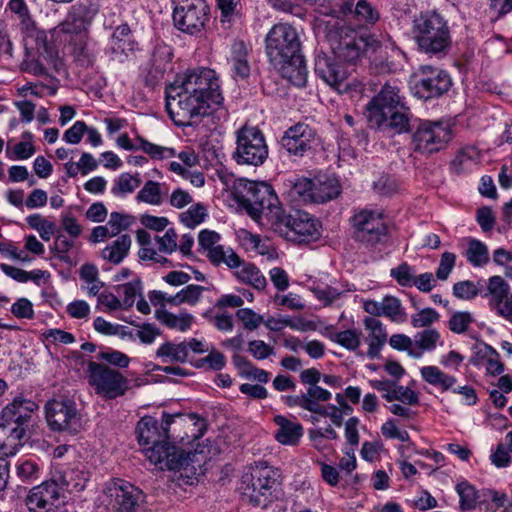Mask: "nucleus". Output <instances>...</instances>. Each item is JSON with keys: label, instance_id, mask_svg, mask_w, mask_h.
Returning <instances> with one entry per match:
<instances>
[{"label": "nucleus", "instance_id": "2f4dec72", "mask_svg": "<svg viewBox=\"0 0 512 512\" xmlns=\"http://www.w3.org/2000/svg\"><path fill=\"white\" fill-rule=\"evenodd\" d=\"M155 317L167 328L180 332L188 331L194 321V316L186 311L180 312L176 315L166 309H157L155 311Z\"/></svg>", "mask_w": 512, "mask_h": 512}, {"label": "nucleus", "instance_id": "20e7f679", "mask_svg": "<svg viewBox=\"0 0 512 512\" xmlns=\"http://www.w3.org/2000/svg\"><path fill=\"white\" fill-rule=\"evenodd\" d=\"M38 405L16 396L0 412V455L14 456L27 442L35 425Z\"/></svg>", "mask_w": 512, "mask_h": 512}, {"label": "nucleus", "instance_id": "393cba45", "mask_svg": "<svg viewBox=\"0 0 512 512\" xmlns=\"http://www.w3.org/2000/svg\"><path fill=\"white\" fill-rule=\"evenodd\" d=\"M351 17L362 24L373 25L379 20V11L367 0H338L336 2L335 14Z\"/></svg>", "mask_w": 512, "mask_h": 512}, {"label": "nucleus", "instance_id": "c756f323", "mask_svg": "<svg viewBox=\"0 0 512 512\" xmlns=\"http://www.w3.org/2000/svg\"><path fill=\"white\" fill-rule=\"evenodd\" d=\"M278 426L275 439L282 445H297L304 434L303 426L299 422L291 421L283 415H276L273 419Z\"/></svg>", "mask_w": 512, "mask_h": 512}, {"label": "nucleus", "instance_id": "69168bd1", "mask_svg": "<svg viewBox=\"0 0 512 512\" xmlns=\"http://www.w3.org/2000/svg\"><path fill=\"white\" fill-rule=\"evenodd\" d=\"M17 475L23 482H30L39 477V467L37 463L31 459L18 463Z\"/></svg>", "mask_w": 512, "mask_h": 512}, {"label": "nucleus", "instance_id": "338daca9", "mask_svg": "<svg viewBox=\"0 0 512 512\" xmlns=\"http://www.w3.org/2000/svg\"><path fill=\"white\" fill-rule=\"evenodd\" d=\"M471 322L472 316L469 312H455L448 321V328L456 334H461L466 331Z\"/></svg>", "mask_w": 512, "mask_h": 512}, {"label": "nucleus", "instance_id": "f03ea898", "mask_svg": "<svg viewBox=\"0 0 512 512\" xmlns=\"http://www.w3.org/2000/svg\"><path fill=\"white\" fill-rule=\"evenodd\" d=\"M184 413L162 412L161 421L153 416L142 417L136 426L138 443L148 460L161 470L179 472L185 484L192 485L201 468V453L197 450L185 451L169 441V429L176 418L182 419Z\"/></svg>", "mask_w": 512, "mask_h": 512}, {"label": "nucleus", "instance_id": "8fccbe9b", "mask_svg": "<svg viewBox=\"0 0 512 512\" xmlns=\"http://www.w3.org/2000/svg\"><path fill=\"white\" fill-rule=\"evenodd\" d=\"M416 271L414 267L407 262H402L390 270V276L401 287H412L415 280Z\"/></svg>", "mask_w": 512, "mask_h": 512}, {"label": "nucleus", "instance_id": "ea45409f", "mask_svg": "<svg viewBox=\"0 0 512 512\" xmlns=\"http://www.w3.org/2000/svg\"><path fill=\"white\" fill-rule=\"evenodd\" d=\"M136 141L139 143V150L143 151L153 160H164L176 156L174 148L154 144L139 135L136 137Z\"/></svg>", "mask_w": 512, "mask_h": 512}, {"label": "nucleus", "instance_id": "a18cd8bd", "mask_svg": "<svg viewBox=\"0 0 512 512\" xmlns=\"http://www.w3.org/2000/svg\"><path fill=\"white\" fill-rule=\"evenodd\" d=\"M382 398L387 402L397 400L409 406L417 405L419 403V396L415 391L409 387L397 385V382L395 383L393 392H391V394H382Z\"/></svg>", "mask_w": 512, "mask_h": 512}, {"label": "nucleus", "instance_id": "a211bd4d", "mask_svg": "<svg viewBox=\"0 0 512 512\" xmlns=\"http://www.w3.org/2000/svg\"><path fill=\"white\" fill-rule=\"evenodd\" d=\"M139 50V42L135 39L130 26L128 23H121L113 29L104 52L109 60L123 64Z\"/></svg>", "mask_w": 512, "mask_h": 512}, {"label": "nucleus", "instance_id": "b1692460", "mask_svg": "<svg viewBox=\"0 0 512 512\" xmlns=\"http://www.w3.org/2000/svg\"><path fill=\"white\" fill-rule=\"evenodd\" d=\"M314 71L326 84L336 89L340 88L347 77V70L335 61V57L322 50L315 52Z\"/></svg>", "mask_w": 512, "mask_h": 512}, {"label": "nucleus", "instance_id": "13d9d810", "mask_svg": "<svg viewBox=\"0 0 512 512\" xmlns=\"http://www.w3.org/2000/svg\"><path fill=\"white\" fill-rule=\"evenodd\" d=\"M479 154L480 152L477 147H466L458 153L456 158L453 160V165L458 166L459 171L468 170L472 164H478L476 158H478Z\"/></svg>", "mask_w": 512, "mask_h": 512}, {"label": "nucleus", "instance_id": "79ce46f5", "mask_svg": "<svg viewBox=\"0 0 512 512\" xmlns=\"http://www.w3.org/2000/svg\"><path fill=\"white\" fill-rule=\"evenodd\" d=\"M361 335L359 330L347 329L331 334L329 339L349 351H356L361 344Z\"/></svg>", "mask_w": 512, "mask_h": 512}, {"label": "nucleus", "instance_id": "052dcab7", "mask_svg": "<svg viewBox=\"0 0 512 512\" xmlns=\"http://www.w3.org/2000/svg\"><path fill=\"white\" fill-rule=\"evenodd\" d=\"M236 317L243 323L245 329L253 331L263 323V316L257 314L250 308H240L236 312Z\"/></svg>", "mask_w": 512, "mask_h": 512}, {"label": "nucleus", "instance_id": "aec40b11", "mask_svg": "<svg viewBox=\"0 0 512 512\" xmlns=\"http://www.w3.org/2000/svg\"><path fill=\"white\" fill-rule=\"evenodd\" d=\"M280 218L274 226L288 228L300 241H315L321 236V224L307 212L296 210L294 213L286 214L283 209Z\"/></svg>", "mask_w": 512, "mask_h": 512}, {"label": "nucleus", "instance_id": "7ed1b4c3", "mask_svg": "<svg viewBox=\"0 0 512 512\" xmlns=\"http://www.w3.org/2000/svg\"><path fill=\"white\" fill-rule=\"evenodd\" d=\"M265 52L271 65L296 87H304L308 70L295 27L288 23L272 26L265 37Z\"/></svg>", "mask_w": 512, "mask_h": 512}, {"label": "nucleus", "instance_id": "c85d7f7f", "mask_svg": "<svg viewBox=\"0 0 512 512\" xmlns=\"http://www.w3.org/2000/svg\"><path fill=\"white\" fill-rule=\"evenodd\" d=\"M68 47L75 61L82 67H91L97 58V43L89 35L75 40H68Z\"/></svg>", "mask_w": 512, "mask_h": 512}, {"label": "nucleus", "instance_id": "58836bf2", "mask_svg": "<svg viewBox=\"0 0 512 512\" xmlns=\"http://www.w3.org/2000/svg\"><path fill=\"white\" fill-rule=\"evenodd\" d=\"M509 294V285L501 276L489 278L486 296L489 298V306L492 309L503 302Z\"/></svg>", "mask_w": 512, "mask_h": 512}, {"label": "nucleus", "instance_id": "2eb2a0df", "mask_svg": "<svg viewBox=\"0 0 512 512\" xmlns=\"http://www.w3.org/2000/svg\"><path fill=\"white\" fill-rule=\"evenodd\" d=\"M50 478L34 486L25 498L28 512H63L65 496Z\"/></svg>", "mask_w": 512, "mask_h": 512}, {"label": "nucleus", "instance_id": "7c9ffc66", "mask_svg": "<svg viewBox=\"0 0 512 512\" xmlns=\"http://www.w3.org/2000/svg\"><path fill=\"white\" fill-rule=\"evenodd\" d=\"M341 193L339 180L332 175H323L314 178L312 203H326L337 198Z\"/></svg>", "mask_w": 512, "mask_h": 512}, {"label": "nucleus", "instance_id": "6e6552de", "mask_svg": "<svg viewBox=\"0 0 512 512\" xmlns=\"http://www.w3.org/2000/svg\"><path fill=\"white\" fill-rule=\"evenodd\" d=\"M349 221L352 238L367 248L383 243L389 235L384 214L379 209L356 208Z\"/></svg>", "mask_w": 512, "mask_h": 512}, {"label": "nucleus", "instance_id": "e2e57ef3", "mask_svg": "<svg viewBox=\"0 0 512 512\" xmlns=\"http://www.w3.org/2000/svg\"><path fill=\"white\" fill-rule=\"evenodd\" d=\"M314 179L298 178L292 185L291 192L298 195L304 202H312Z\"/></svg>", "mask_w": 512, "mask_h": 512}, {"label": "nucleus", "instance_id": "9b49d317", "mask_svg": "<svg viewBox=\"0 0 512 512\" xmlns=\"http://www.w3.org/2000/svg\"><path fill=\"white\" fill-rule=\"evenodd\" d=\"M172 19L181 32L197 35L209 21L210 7L205 0H172Z\"/></svg>", "mask_w": 512, "mask_h": 512}, {"label": "nucleus", "instance_id": "a19ab883", "mask_svg": "<svg viewBox=\"0 0 512 512\" xmlns=\"http://www.w3.org/2000/svg\"><path fill=\"white\" fill-rule=\"evenodd\" d=\"M204 290L205 288L201 285L190 284L181 289L175 295L171 296L169 304L173 306L181 304L195 305L199 301Z\"/></svg>", "mask_w": 512, "mask_h": 512}, {"label": "nucleus", "instance_id": "bb28decb", "mask_svg": "<svg viewBox=\"0 0 512 512\" xmlns=\"http://www.w3.org/2000/svg\"><path fill=\"white\" fill-rule=\"evenodd\" d=\"M368 335L365 337V343L368 345L367 356L369 359H377L387 341V332L383 323L375 317H365L363 320Z\"/></svg>", "mask_w": 512, "mask_h": 512}, {"label": "nucleus", "instance_id": "774afa93", "mask_svg": "<svg viewBox=\"0 0 512 512\" xmlns=\"http://www.w3.org/2000/svg\"><path fill=\"white\" fill-rule=\"evenodd\" d=\"M453 295L458 299L471 300L478 295V288L472 281H460L453 285Z\"/></svg>", "mask_w": 512, "mask_h": 512}, {"label": "nucleus", "instance_id": "ddd939ff", "mask_svg": "<svg viewBox=\"0 0 512 512\" xmlns=\"http://www.w3.org/2000/svg\"><path fill=\"white\" fill-rule=\"evenodd\" d=\"M88 382L105 399L123 396L129 388V381L121 372L97 362L88 364Z\"/></svg>", "mask_w": 512, "mask_h": 512}, {"label": "nucleus", "instance_id": "f3484780", "mask_svg": "<svg viewBox=\"0 0 512 512\" xmlns=\"http://www.w3.org/2000/svg\"><path fill=\"white\" fill-rule=\"evenodd\" d=\"M398 108H404L399 89L386 83L367 104V119L371 126L380 129L385 123L387 114Z\"/></svg>", "mask_w": 512, "mask_h": 512}, {"label": "nucleus", "instance_id": "473e14b6", "mask_svg": "<svg viewBox=\"0 0 512 512\" xmlns=\"http://www.w3.org/2000/svg\"><path fill=\"white\" fill-rule=\"evenodd\" d=\"M131 243V237L128 234L120 235L102 250V257L113 264H120L128 255Z\"/></svg>", "mask_w": 512, "mask_h": 512}, {"label": "nucleus", "instance_id": "f8f14e48", "mask_svg": "<svg viewBox=\"0 0 512 512\" xmlns=\"http://www.w3.org/2000/svg\"><path fill=\"white\" fill-rule=\"evenodd\" d=\"M45 418L54 432L75 436L82 429V417L77 405L70 399H52L45 405Z\"/></svg>", "mask_w": 512, "mask_h": 512}, {"label": "nucleus", "instance_id": "4468645a", "mask_svg": "<svg viewBox=\"0 0 512 512\" xmlns=\"http://www.w3.org/2000/svg\"><path fill=\"white\" fill-rule=\"evenodd\" d=\"M452 85L450 75L439 68L421 66L410 81L411 93L420 100L438 98L447 93Z\"/></svg>", "mask_w": 512, "mask_h": 512}, {"label": "nucleus", "instance_id": "e433bc0d", "mask_svg": "<svg viewBox=\"0 0 512 512\" xmlns=\"http://www.w3.org/2000/svg\"><path fill=\"white\" fill-rule=\"evenodd\" d=\"M409 108L404 105V108H398L387 114L385 123L381 128L388 127L396 134L409 132L412 125L409 117Z\"/></svg>", "mask_w": 512, "mask_h": 512}, {"label": "nucleus", "instance_id": "423d86ee", "mask_svg": "<svg viewBox=\"0 0 512 512\" xmlns=\"http://www.w3.org/2000/svg\"><path fill=\"white\" fill-rule=\"evenodd\" d=\"M234 198L238 207L256 222L265 218L273 226L281 219L283 206L267 182L241 181L235 188Z\"/></svg>", "mask_w": 512, "mask_h": 512}, {"label": "nucleus", "instance_id": "6e6d98bb", "mask_svg": "<svg viewBox=\"0 0 512 512\" xmlns=\"http://www.w3.org/2000/svg\"><path fill=\"white\" fill-rule=\"evenodd\" d=\"M484 346V356L487 358L485 363L486 373L491 376H499L504 372V364L500 360L499 353L490 345L482 342Z\"/></svg>", "mask_w": 512, "mask_h": 512}, {"label": "nucleus", "instance_id": "680f3d73", "mask_svg": "<svg viewBox=\"0 0 512 512\" xmlns=\"http://www.w3.org/2000/svg\"><path fill=\"white\" fill-rule=\"evenodd\" d=\"M10 311L16 318L19 319L31 320L35 316L32 302L25 297L17 299L11 305Z\"/></svg>", "mask_w": 512, "mask_h": 512}, {"label": "nucleus", "instance_id": "a878e982", "mask_svg": "<svg viewBox=\"0 0 512 512\" xmlns=\"http://www.w3.org/2000/svg\"><path fill=\"white\" fill-rule=\"evenodd\" d=\"M370 49H373V45L368 37L354 34L340 40L336 55L343 61L354 64L366 55Z\"/></svg>", "mask_w": 512, "mask_h": 512}, {"label": "nucleus", "instance_id": "f257e3e1", "mask_svg": "<svg viewBox=\"0 0 512 512\" xmlns=\"http://www.w3.org/2000/svg\"><path fill=\"white\" fill-rule=\"evenodd\" d=\"M165 101L166 111L175 124L186 126L216 111L224 97L215 71L202 68L187 72L169 84Z\"/></svg>", "mask_w": 512, "mask_h": 512}, {"label": "nucleus", "instance_id": "5fc2aeb1", "mask_svg": "<svg viewBox=\"0 0 512 512\" xmlns=\"http://www.w3.org/2000/svg\"><path fill=\"white\" fill-rule=\"evenodd\" d=\"M508 498L506 493L494 489H482V505L485 504L484 512H496L503 507Z\"/></svg>", "mask_w": 512, "mask_h": 512}, {"label": "nucleus", "instance_id": "4d7b16f0", "mask_svg": "<svg viewBox=\"0 0 512 512\" xmlns=\"http://www.w3.org/2000/svg\"><path fill=\"white\" fill-rule=\"evenodd\" d=\"M439 339L440 334L435 329H425L414 336L415 344L422 351L434 350Z\"/></svg>", "mask_w": 512, "mask_h": 512}, {"label": "nucleus", "instance_id": "37998d69", "mask_svg": "<svg viewBox=\"0 0 512 512\" xmlns=\"http://www.w3.org/2000/svg\"><path fill=\"white\" fill-rule=\"evenodd\" d=\"M26 223L30 228L36 230L44 241H49L57 230L55 223L48 221L39 213L27 216Z\"/></svg>", "mask_w": 512, "mask_h": 512}, {"label": "nucleus", "instance_id": "0e129e2a", "mask_svg": "<svg viewBox=\"0 0 512 512\" xmlns=\"http://www.w3.org/2000/svg\"><path fill=\"white\" fill-rule=\"evenodd\" d=\"M439 318V314L433 308H424L411 316V324L415 328L428 327Z\"/></svg>", "mask_w": 512, "mask_h": 512}, {"label": "nucleus", "instance_id": "4c0bfd02", "mask_svg": "<svg viewBox=\"0 0 512 512\" xmlns=\"http://www.w3.org/2000/svg\"><path fill=\"white\" fill-rule=\"evenodd\" d=\"M173 57L172 46L164 42H157L153 47L149 61L165 73H168L173 70Z\"/></svg>", "mask_w": 512, "mask_h": 512}, {"label": "nucleus", "instance_id": "09e8293b", "mask_svg": "<svg viewBox=\"0 0 512 512\" xmlns=\"http://www.w3.org/2000/svg\"><path fill=\"white\" fill-rule=\"evenodd\" d=\"M165 72L153 65L149 60L140 67V77L146 87L155 88L165 78Z\"/></svg>", "mask_w": 512, "mask_h": 512}, {"label": "nucleus", "instance_id": "c03bdc74", "mask_svg": "<svg viewBox=\"0 0 512 512\" xmlns=\"http://www.w3.org/2000/svg\"><path fill=\"white\" fill-rule=\"evenodd\" d=\"M456 492L459 495L461 510L470 511L477 505L478 491L468 481H462L456 485Z\"/></svg>", "mask_w": 512, "mask_h": 512}, {"label": "nucleus", "instance_id": "4be33fe9", "mask_svg": "<svg viewBox=\"0 0 512 512\" xmlns=\"http://www.w3.org/2000/svg\"><path fill=\"white\" fill-rule=\"evenodd\" d=\"M8 6L20 19L22 30L26 34V45L29 39H32L35 42V49L39 53H46L49 57H52L54 53L53 46L48 42L45 31L36 29L25 0H9Z\"/></svg>", "mask_w": 512, "mask_h": 512}, {"label": "nucleus", "instance_id": "dca6fc26", "mask_svg": "<svg viewBox=\"0 0 512 512\" xmlns=\"http://www.w3.org/2000/svg\"><path fill=\"white\" fill-rule=\"evenodd\" d=\"M50 479L57 484L59 490L69 493L81 492L86 488L90 479V472L83 462L53 463L50 471Z\"/></svg>", "mask_w": 512, "mask_h": 512}, {"label": "nucleus", "instance_id": "9d476101", "mask_svg": "<svg viewBox=\"0 0 512 512\" xmlns=\"http://www.w3.org/2000/svg\"><path fill=\"white\" fill-rule=\"evenodd\" d=\"M453 138L449 120H419L412 134V146L421 154H432L445 148Z\"/></svg>", "mask_w": 512, "mask_h": 512}, {"label": "nucleus", "instance_id": "de8ad7c7", "mask_svg": "<svg viewBox=\"0 0 512 512\" xmlns=\"http://www.w3.org/2000/svg\"><path fill=\"white\" fill-rule=\"evenodd\" d=\"M136 200L150 205H160L162 203L160 184L152 180L147 181L137 193Z\"/></svg>", "mask_w": 512, "mask_h": 512}, {"label": "nucleus", "instance_id": "6ab92c4d", "mask_svg": "<svg viewBox=\"0 0 512 512\" xmlns=\"http://www.w3.org/2000/svg\"><path fill=\"white\" fill-rule=\"evenodd\" d=\"M316 130L304 122L289 127L280 140V145L294 161L304 157L312 150Z\"/></svg>", "mask_w": 512, "mask_h": 512}, {"label": "nucleus", "instance_id": "0eeeda50", "mask_svg": "<svg viewBox=\"0 0 512 512\" xmlns=\"http://www.w3.org/2000/svg\"><path fill=\"white\" fill-rule=\"evenodd\" d=\"M281 475L280 469L267 461L251 463L240 480L238 489L242 499L256 507H267L279 497Z\"/></svg>", "mask_w": 512, "mask_h": 512}, {"label": "nucleus", "instance_id": "cd10ccee", "mask_svg": "<svg viewBox=\"0 0 512 512\" xmlns=\"http://www.w3.org/2000/svg\"><path fill=\"white\" fill-rule=\"evenodd\" d=\"M228 64L234 80H246L250 76L249 49L243 41L232 44Z\"/></svg>", "mask_w": 512, "mask_h": 512}, {"label": "nucleus", "instance_id": "f704fd0d", "mask_svg": "<svg viewBox=\"0 0 512 512\" xmlns=\"http://www.w3.org/2000/svg\"><path fill=\"white\" fill-rule=\"evenodd\" d=\"M423 380L430 385L449 390L456 383V378L444 373L437 366H424L420 370Z\"/></svg>", "mask_w": 512, "mask_h": 512}, {"label": "nucleus", "instance_id": "3c124183", "mask_svg": "<svg viewBox=\"0 0 512 512\" xmlns=\"http://www.w3.org/2000/svg\"><path fill=\"white\" fill-rule=\"evenodd\" d=\"M383 316L392 321L403 322L406 320V313L402 308L401 301L394 296L387 295L383 298Z\"/></svg>", "mask_w": 512, "mask_h": 512}, {"label": "nucleus", "instance_id": "412c9836", "mask_svg": "<svg viewBox=\"0 0 512 512\" xmlns=\"http://www.w3.org/2000/svg\"><path fill=\"white\" fill-rule=\"evenodd\" d=\"M94 16L95 11L89 6L85 4L74 5L57 29L59 33L64 35L65 42L85 37L88 35V29Z\"/></svg>", "mask_w": 512, "mask_h": 512}, {"label": "nucleus", "instance_id": "49530a36", "mask_svg": "<svg viewBox=\"0 0 512 512\" xmlns=\"http://www.w3.org/2000/svg\"><path fill=\"white\" fill-rule=\"evenodd\" d=\"M122 291L124 297L121 300L123 308H131L137 296L142 295L143 284L140 278L133 279L132 281L119 285L117 291Z\"/></svg>", "mask_w": 512, "mask_h": 512}, {"label": "nucleus", "instance_id": "864d4df0", "mask_svg": "<svg viewBox=\"0 0 512 512\" xmlns=\"http://www.w3.org/2000/svg\"><path fill=\"white\" fill-rule=\"evenodd\" d=\"M207 217L206 207L202 203L192 205L187 211L181 213L180 221L188 228H195L204 222Z\"/></svg>", "mask_w": 512, "mask_h": 512}, {"label": "nucleus", "instance_id": "1a4fd4ad", "mask_svg": "<svg viewBox=\"0 0 512 512\" xmlns=\"http://www.w3.org/2000/svg\"><path fill=\"white\" fill-rule=\"evenodd\" d=\"M268 155L265 135L257 126L244 125L236 131V148L232 159L238 165L262 166Z\"/></svg>", "mask_w": 512, "mask_h": 512}, {"label": "nucleus", "instance_id": "c9c22d12", "mask_svg": "<svg viewBox=\"0 0 512 512\" xmlns=\"http://www.w3.org/2000/svg\"><path fill=\"white\" fill-rule=\"evenodd\" d=\"M235 275L239 281L249 284L257 290H263L267 285L265 276L253 263L244 262Z\"/></svg>", "mask_w": 512, "mask_h": 512}, {"label": "nucleus", "instance_id": "72a5a7b5", "mask_svg": "<svg viewBox=\"0 0 512 512\" xmlns=\"http://www.w3.org/2000/svg\"><path fill=\"white\" fill-rule=\"evenodd\" d=\"M156 357L160 358L163 363L176 362L183 364L189 361L183 341L180 343L164 342L156 350Z\"/></svg>", "mask_w": 512, "mask_h": 512}, {"label": "nucleus", "instance_id": "603ef678", "mask_svg": "<svg viewBox=\"0 0 512 512\" xmlns=\"http://www.w3.org/2000/svg\"><path fill=\"white\" fill-rule=\"evenodd\" d=\"M141 184L139 175L132 176L129 173H122L115 181L114 186L111 189L112 194L120 196L122 194L132 193Z\"/></svg>", "mask_w": 512, "mask_h": 512}, {"label": "nucleus", "instance_id": "bf43d9fd", "mask_svg": "<svg viewBox=\"0 0 512 512\" xmlns=\"http://www.w3.org/2000/svg\"><path fill=\"white\" fill-rule=\"evenodd\" d=\"M98 358L119 368H127L130 363V358L125 353L112 348H106L104 351H101L98 354Z\"/></svg>", "mask_w": 512, "mask_h": 512}, {"label": "nucleus", "instance_id": "5701e85b", "mask_svg": "<svg viewBox=\"0 0 512 512\" xmlns=\"http://www.w3.org/2000/svg\"><path fill=\"white\" fill-rule=\"evenodd\" d=\"M109 492L115 512H136L143 500L142 491L123 479H116Z\"/></svg>", "mask_w": 512, "mask_h": 512}, {"label": "nucleus", "instance_id": "39448f33", "mask_svg": "<svg viewBox=\"0 0 512 512\" xmlns=\"http://www.w3.org/2000/svg\"><path fill=\"white\" fill-rule=\"evenodd\" d=\"M410 36L418 51L430 56L446 55L452 44L448 20L435 9L413 15Z\"/></svg>", "mask_w": 512, "mask_h": 512}]
</instances>
